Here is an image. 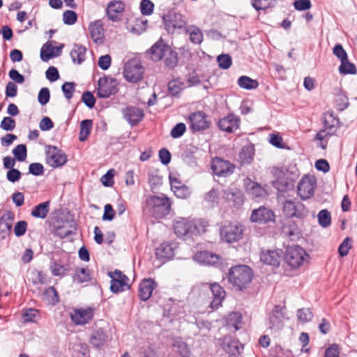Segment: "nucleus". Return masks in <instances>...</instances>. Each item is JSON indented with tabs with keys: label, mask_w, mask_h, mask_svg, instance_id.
I'll return each instance as SVG.
<instances>
[{
	"label": "nucleus",
	"mask_w": 357,
	"mask_h": 357,
	"mask_svg": "<svg viewBox=\"0 0 357 357\" xmlns=\"http://www.w3.org/2000/svg\"><path fill=\"white\" fill-rule=\"evenodd\" d=\"M243 227L238 222H227L222 226L220 236L227 243L239 241L243 237Z\"/></svg>",
	"instance_id": "nucleus-4"
},
{
	"label": "nucleus",
	"mask_w": 357,
	"mask_h": 357,
	"mask_svg": "<svg viewBox=\"0 0 357 357\" xmlns=\"http://www.w3.org/2000/svg\"><path fill=\"white\" fill-rule=\"evenodd\" d=\"M63 20L66 24L72 25L77 21V14L73 10H66L63 14Z\"/></svg>",
	"instance_id": "nucleus-57"
},
{
	"label": "nucleus",
	"mask_w": 357,
	"mask_h": 357,
	"mask_svg": "<svg viewBox=\"0 0 357 357\" xmlns=\"http://www.w3.org/2000/svg\"><path fill=\"white\" fill-rule=\"evenodd\" d=\"M144 68L136 59L128 61L124 67L123 76L130 82L136 83L143 78Z\"/></svg>",
	"instance_id": "nucleus-5"
},
{
	"label": "nucleus",
	"mask_w": 357,
	"mask_h": 357,
	"mask_svg": "<svg viewBox=\"0 0 357 357\" xmlns=\"http://www.w3.org/2000/svg\"><path fill=\"white\" fill-rule=\"evenodd\" d=\"M109 337L103 328L95 331L90 338V343L96 348H100L105 346L109 341Z\"/></svg>",
	"instance_id": "nucleus-25"
},
{
	"label": "nucleus",
	"mask_w": 357,
	"mask_h": 357,
	"mask_svg": "<svg viewBox=\"0 0 357 357\" xmlns=\"http://www.w3.org/2000/svg\"><path fill=\"white\" fill-rule=\"evenodd\" d=\"M194 259L203 265H214L219 261V257L208 251H202L194 255Z\"/></svg>",
	"instance_id": "nucleus-27"
},
{
	"label": "nucleus",
	"mask_w": 357,
	"mask_h": 357,
	"mask_svg": "<svg viewBox=\"0 0 357 357\" xmlns=\"http://www.w3.org/2000/svg\"><path fill=\"white\" fill-rule=\"evenodd\" d=\"M284 314L278 307H275L269 317V328L271 329H280L282 326Z\"/></svg>",
	"instance_id": "nucleus-32"
},
{
	"label": "nucleus",
	"mask_w": 357,
	"mask_h": 357,
	"mask_svg": "<svg viewBox=\"0 0 357 357\" xmlns=\"http://www.w3.org/2000/svg\"><path fill=\"white\" fill-rule=\"evenodd\" d=\"M333 54L338 58L340 61L346 60L348 57L346 51L343 49V47L340 44L336 45L333 50Z\"/></svg>",
	"instance_id": "nucleus-60"
},
{
	"label": "nucleus",
	"mask_w": 357,
	"mask_h": 357,
	"mask_svg": "<svg viewBox=\"0 0 357 357\" xmlns=\"http://www.w3.org/2000/svg\"><path fill=\"white\" fill-rule=\"evenodd\" d=\"M91 38L96 43H101L104 37V29L100 20L91 22L89 26Z\"/></svg>",
	"instance_id": "nucleus-26"
},
{
	"label": "nucleus",
	"mask_w": 357,
	"mask_h": 357,
	"mask_svg": "<svg viewBox=\"0 0 357 357\" xmlns=\"http://www.w3.org/2000/svg\"><path fill=\"white\" fill-rule=\"evenodd\" d=\"M222 348L229 355L236 356L240 354L243 345L238 340L225 337L222 340Z\"/></svg>",
	"instance_id": "nucleus-20"
},
{
	"label": "nucleus",
	"mask_w": 357,
	"mask_h": 357,
	"mask_svg": "<svg viewBox=\"0 0 357 357\" xmlns=\"http://www.w3.org/2000/svg\"><path fill=\"white\" fill-rule=\"evenodd\" d=\"M282 211L286 217L303 218L307 215L308 211L300 202L286 200L283 203Z\"/></svg>",
	"instance_id": "nucleus-9"
},
{
	"label": "nucleus",
	"mask_w": 357,
	"mask_h": 357,
	"mask_svg": "<svg viewBox=\"0 0 357 357\" xmlns=\"http://www.w3.org/2000/svg\"><path fill=\"white\" fill-rule=\"evenodd\" d=\"M50 269L53 275L59 277H63L68 270L64 265L56 261L51 262Z\"/></svg>",
	"instance_id": "nucleus-41"
},
{
	"label": "nucleus",
	"mask_w": 357,
	"mask_h": 357,
	"mask_svg": "<svg viewBox=\"0 0 357 357\" xmlns=\"http://www.w3.org/2000/svg\"><path fill=\"white\" fill-rule=\"evenodd\" d=\"M286 263L293 268H298L307 263L310 257L306 251L298 245L289 246L284 256Z\"/></svg>",
	"instance_id": "nucleus-3"
},
{
	"label": "nucleus",
	"mask_w": 357,
	"mask_h": 357,
	"mask_svg": "<svg viewBox=\"0 0 357 357\" xmlns=\"http://www.w3.org/2000/svg\"><path fill=\"white\" fill-rule=\"evenodd\" d=\"M156 284L152 279H145L139 284V296L142 301H147L152 295Z\"/></svg>",
	"instance_id": "nucleus-23"
},
{
	"label": "nucleus",
	"mask_w": 357,
	"mask_h": 357,
	"mask_svg": "<svg viewBox=\"0 0 357 357\" xmlns=\"http://www.w3.org/2000/svg\"><path fill=\"white\" fill-rule=\"evenodd\" d=\"M15 127V121L10 117H4L1 123V128L6 131H11Z\"/></svg>",
	"instance_id": "nucleus-62"
},
{
	"label": "nucleus",
	"mask_w": 357,
	"mask_h": 357,
	"mask_svg": "<svg viewBox=\"0 0 357 357\" xmlns=\"http://www.w3.org/2000/svg\"><path fill=\"white\" fill-rule=\"evenodd\" d=\"M90 280L89 271L87 268H80L76 270L74 280L79 283L86 282Z\"/></svg>",
	"instance_id": "nucleus-44"
},
{
	"label": "nucleus",
	"mask_w": 357,
	"mask_h": 357,
	"mask_svg": "<svg viewBox=\"0 0 357 357\" xmlns=\"http://www.w3.org/2000/svg\"><path fill=\"white\" fill-rule=\"evenodd\" d=\"M241 321V314L239 312H234L229 314L227 318V325L234 327L235 331L238 329V325Z\"/></svg>",
	"instance_id": "nucleus-46"
},
{
	"label": "nucleus",
	"mask_w": 357,
	"mask_h": 357,
	"mask_svg": "<svg viewBox=\"0 0 357 357\" xmlns=\"http://www.w3.org/2000/svg\"><path fill=\"white\" fill-rule=\"evenodd\" d=\"M98 85V96L101 98H107L117 92L119 83L114 78L105 76L99 79Z\"/></svg>",
	"instance_id": "nucleus-8"
},
{
	"label": "nucleus",
	"mask_w": 357,
	"mask_h": 357,
	"mask_svg": "<svg viewBox=\"0 0 357 357\" xmlns=\"http://www.w3.org/2000/svg\"><path fill=\"white\" fill-rule=\"evenodd\" d=\"M65 97L67 99H70L73 97L75 91V84L73 82H65L61 87Z\"/></svg>",
	"instance_id": "nucleus-59"
},
{
	"label": "nucleus",
	"mask_w": 357,
	"mask_h": 357,
	"mask_svg": "<svg viewBox=\"0 0 357 357\" xmlns=\"http://www.w3.org/2000/svg\"><path fill=\"white\" fill-rule=\"evenodd\" d=\"M210 289L213 296V301L211 303V307L213 309H217L221 305L222 301L225 297V291L218 283L211 284Z\"/></svg>",
	"instance_id": "nucleus-21"
},
{
	"label": "nucleus",
	"mask_w": 357,
	"mask_h": 357,
	"mask_svg": "<svg viewBox=\"0 0 357 357\" xmlns=\"http://www.w3.org/2000/svg\"><path fill=\"white\" fill-rule=\"evenodd\" d=\"M350 241V238L347 237L339 246L338 253L341 257H345L348 255L349 250L351 248Z\"/></svg>",
	"instance_id": "nucleus-54"
},
{
	"label": "nucleus",
	"mask_w": 357,
	"mask_h": 357,
	"mask_svg": "<svg viewBox=\"0 0 357 357\" xmlns=\"http://www.w3.org/2000/svg\"><path fill=\"white\" fill-rule=\"evenodd\" d=\"M252 278V271L246 265L234 266L229 269V281L237 289L245 288L251 282Z\"/></svg>",
	"instance_id": "nucleus-2"
},
{
	"label": "nucleus",
	"mask_w": 357,
	"mask_h": 357,
	"mask_svg": "<svg viewBox=\"0 0 357 357\" xmlns=\"http://www.w3.org/2000/svg\"><path fill=\"white\" fill-rule=\"evenodd\" d=\"M217 61L220 68L227 69L231 65V58L228 54H222L218 56Z\"/></svg>",
	"instance_id": "nucleus-52"
},
{
	"label": "nucleus",
	"mask_w": 357,
	"mask_h": 357,
	"mask_svg": "<svg viewBox=\"0 0 357 357\" xmlns=\"http://www.w3.org/2000/svg\"><path fill=\"white\" fill-rule=\"evenodd\" d=\"M297 317L303 323L310 321L312 318V314L307 308H302L297 311Z\"/></svg>",
	"instance_id": "nucleus-50"
},
{
	"label": "nucleus",
	"mask_w": 357,
	"mask_h": 357,
	"mask_svg": "<svg viewBox=\"0 0 357 357\" xmlns=\"http://www.w3.org/2000/svg\"><path fill=\"white\" fill-rule=\"evenodd\" d=\"M82 99L84 104L89 108H92L96 103V99L93 95L89 91L84 92Z\"/></svg>",
	"instance_id": "nucleus-64"
},
{
	"label": "nucleus",
	"mask_w": 357,
	"mask_h": 357,
	"mask_svg": "<svg viewBox=\"0 0 357 357\" xmlns=\"http://www.w3.org/2000/svg\"><path fill=\"white\" fill-rule=\"evenodd\" d=\"M274 219L275 215L273 211L264 206H261L257 209L253 210L250 216V220L252 222L259 224H266L269 222H273Z\"/></svg>",
	"instance_id": "nucleus-12"
},
{
	"label": "nucleus",
	"mask_w": 357,
	"mask_h": 357,
	"mask_svg": "<svg viewBox=\"0 0 357 357\" xmlns=\"http://www.w3.org/2000/svg\"><path fill=\"white\" fill-rule=\"evenodd\" d=\"M185 31L189 35V40L192 43L199 45L202 43L204 35L202 30L194 25L185 27Z\"/></svg>",
	"instance_id": "nucleus-31"
},
{
	"label": "nucleus",
	"mask_w": 357,
	"mask_h": 357,
	"mask_svg": "<svg viewBox=\"0 0 357 357\" xmlns=\"http://www.w3.org/2000/svg\"><path fill=\"white\" fill-rule=\"evenodd\" d=\"M86 50L84 47L79 45H75L70 52V57L73 61L77 64H81L86 56Z\"/></svg>",
	"instance_id": "nucleus-33"
},
{
	"label": "nucleus",
	"mask_w": 357,
	"mask_h": 357,
	"mask_svg": "<svg viewBox=\"0 0 357 357\" xmlns=\"http://www.w3.org/2000/svg\"><path fill=\"white\" fill-rule=\"evenodd\" d=\"M316 187L315 176L310 174L305 175L298 184V195L302 199H307L313 196Z\"/></svg>",
	"instance_id": "nucleus-6"
},
{
	"label": "nucleus",
	"mask_w": 357,
	"mask_h": 357,
	"mask_svg": "<svg viewBox=\"0 0 357 357\" xmlns=\"http://www.w3.org/2000/svg\"><path fill=\"white\" fill-rule=\"evenodd\" d=\"M13 153L19 161H24L26 158V147L24 144L17 145L13 150Z\"/></svg>",
	"instance_id": "nucleus-47"
},
{
	"label": "nucleus",
	"mask_w": 357,
	"mask_h": 357,
	"mask_svg": "<svg viewBox=\"0 0 357 357\" xmlns=\"http://www.w3.org/2000/svg\"><path fill=\"white\" fill-rule=\"evenodd\" d=\"M29 280L34 284H45L47 282L45 274L40 271L34 270L29 273Z\"/></svg>",
	"instance_id": "nucleus-40"
},
{
	"label": "nucleus",
	"mask_w": 357,
	"mask_h": 357,
	"mask_svg": "<svg viewBox=\"0 0 357 357\" xmlns=\"http://www.w3.org/2000/svg\"><path fill=\"white\" fill-rule=\"evenodd\" d=\"M238 84L240 87L247 89H255L258 87V82L255 79H252L248 76H241L238 78Z\"/></svg>",
	"instance_id": "nucleus-38"
},
{
	"label": "nucleus",
	"mask_w": 357,
	"mask_h": 357,
	"mask_svg": "<svg viewBox=\"0 0 357 357\" xmlns=\"http://www.w3.org/2000/svg\"><path fill=\"white\" fill-rule=\"evenodd\" d=\"M123 115L128 123L133 126L142 120L144 114L139 108L128 107L123 110Z\"/></svg>",
	"instance_id": "nucleus-28"
},
{
	"label": "nucleus",
	"mask_w": 357,
	"mask_h": 357,
	"mask_svg": "<svg viewBox=\"0 0 357 357\" xmlns=\"http://www.w3.org/2000/svg\"><path fill=\"white\" fill-rule=\"evenodd\" d=\"M240 119L233 114L221 119L218 122V126L220 130L233 132L239 128Z\"/></svg>",
	"instance_id": "nucleus-14"
},
{
	"label": "nucleus",
	"mask_w": 357,
	"mask_h": 357,
	"mask_svg": "<svg viewBox=\"0 0 357 357\" xmlns=\"http://www.w3.org/2000/svg\"><path fill=\"white\" fill-rule=\"evenodd\" d=\"M177 248L176 243H164L155 250V256L158 259H169L174 255Z\"/></svg>",
	"instance_id": "nucleus-16"
},
{
	"label": "nucleus",
	"mask_w": 357,
	"mask_h": 357,
	"mask_svg": "<svg viewBox=\"0 0 357 357\" xmlns=\"http://www.w3.org/2000/svg\"><path fill=\"white\" fill-rule=\"evenodd\" d=\"M186 25L184 17L180 13H174L168 17L165 26L169 32H174L176 29H181Z\"/></svg>",
	"instance_id": "nucleus-17"
},
{
	"label": "nucleus",
	"mask_w": 357,
	"mask_h": 357,
	"mask_svg": "<svg viewBox=\"0 0 357 357\" xmlns=\"http://www.w3.org/2000/svg\"><path fill=\"white\" fill-rule=\"evenodd\" d=\"M112 59L109 54L101 56L98 61V66L105 70H107L111 66Z\"/></svg>",
	"instance_id": "nucleus-63"
},
{
	"label": "nucleus",
	"mask_w": 357,
	"mask_h": 357,
	"mask_svg": "<svg viewBox=\"0 0 357 357\" xmlns=\"http://www.w3.org/2000/svg\"><path fill=\"white\" fill-rule=\"evenodd\" d=\"M94 311V307L91 306L74 308L70 313V317L75 325L83 326L92 321Z\"/></svg>",
	"instance_id": "nucleus-7"
},
{
	"label": "nucleus",
	"mask_w": 357,
	"mask_h": 357,
	"mask_svg": "<svg viewBox=\"0 0 357 357\" xmlns=\"http://www.w3.org/2000/svg\"><path fill=\"white\" fill-rule=\"evenodd\" d=\"M27 229V222L22 220L17 222L14 227L15 235L17 237H20L25 234Z\"/></svg>",
	"instance_id": "nucleus-55"
},
{
	"label": "nucleus",
	"mask_w": 357,
	"mask_h": 357,
	"mask_svg": "<svg viewBox=\"0 0 357 357\" xmlns=\"http://www.w3.org/2000/svg\"><path fill=\"white\" fill-rule=\"evenodd\" d=\"M13 217L8 213L0 218V239H6L10 234Z\"/></svg>",
	"instance_id": "nucleus-30"
},
{
	"label": "nucleus",
	"mask_w": 357,
	"mask_h": 357,
	"mask_svg": "<svg viewBox=\"0 0 357 357\" xmlns=\"http://www.w3.org/2000/svg\"><path fill=\"white\" fill-rule=\"evenodd\" d=\"M43 296L45 300L52 305H55L59 301L58 294L56 289L52 287L47 288L44 291Z\"/></svg>",
	"instance_id": "nucleus-42"
},
{
	"label": "nucleus",
	"mask_w": 357,
	"mask_h": 357,
	"mask_svg": "<svg viewBox=\"0 0 357 357\" xmlns=\"http://www.w3.org/2000/svg\"><path fill=\"white\" fill-rule=\"evenodd\" d=\"M170 208L171 202L168 197L153 195L146 199L143 212L146 215L162 218L169 213Z\"/></svg>",
	"instance_id": "nucleus-1"
},
{
	"label": "nucleus",
	"mask_w": 357,
	"mask_h": 357,
	"mask_svg": "<svg viewBox=\"0 0 357 357\" xmlns=\"http://www.w3.org/2000/svg\"><path fill=\"white\" fill-rule=\"evenodd\" d=\"M174 229L178 236H183L191 234V220L183 218H177L174 221Z\"/></svg>",
	"instance_id": "nucleus-18"
},
{
	"label": "nucleus",
	"mask_w": 357,
	"mask_h": 357,
	"mask_svg": "<svg viewBox=\"0 0 357 357\" xmlns=\"http://www.w3.org/2000/svg\"><path fill=\"white\" fill-rule=\"evenodd\" d=\"M166 66L170 68H174L178 63L177 53L170 47L166 49V53L162 59Z\"/></svg>",
	"instance_id": "nucleus-35"
},
{
	"label": "nucleus",
	"mask_w": 357,
	"mask_h": 357,
	"mask_svg": "<svg viewBox=\"0 0 357 357\" xmlns=\"http://www.w3.org/2000/svg\"><path fill=\"white\" fill-rule=\"evenodd\" d=\"M45 153L47 163L54 168L64 165L68 160L66 153L56 146H47Z\"/></svg>",
	"instance_id": "nucleus-10"
},
{
	"label": "nucleus",
	"mask_w": 357,
	"mask_h": 357,
	"mask_svg": "<svg viewBox=\"0 0 357 357\" xmlns=\"http://www.w3.org/2000/svg\"><path fill=\"white\" fill-rule=\"evenodd\" d=\"M185 130V125L183 123H178L172 129L171 136L173 138H178L183 135Z\"/></svg>",
	"instance_id": "nucleus-56"
},
{
	"label": "nucleus",
	"mask_w": 357,
	"mask_h": 357,
	"mask_svg": "<svg viewBox=\"0 0 357 357\" xmlns=\"http://www.w3.org/2000/svg\"><path fill=\"white\" fill-rule=\"evenodd\" d=\"M125 9V4L122 1L114 0L108 3L106 13L109 20L112 22H116L119 20V15H121Z\"/></svg>",
	"instance_id": "nucleus-15"
},
{
	"label": "nucleus",
	"mask_w": 357,
	"mask_h": 357,
	"mask_svg": "<svg viewBox=\"0 0 357 357\" xmlns=\"http://www.w3.org/2000/svg\"><path fill=\"white\" fill-rule=\"evenodd\" d=\"M339 73L341 75H354L356 73V68L354 63L349 61L347 57L346 60H343L341 61V64L339 66Z\"/></svg>",
	"instance_id": "nucleus-39"
},
{
	"label": "nucleus",
	"mask_w": 357,
	"mask_h": 357,
	"mask_svg": "<svg viewBox=\"0 0 357 357\" xmlns=\"http://www.w3.org/2000/svg\"><path fill=\"white\" fill-rule=\"evenodd\" d=\"M92 128V121L86 119L80 123L79 140L84 142L91 133Z\"/></svg>",
	"instance_id": "nucleus-37"
},
{
	"label": "nucleus",
	"mask_w": 357,
	"mask_h": 357,
	"mask_svg": "<svg viewBox=\"0 0 357 357\" xmlns=\"http://www.w3.org/2000/svg\"><path fill=\"white\" fill-rule=\"evenodd\" d=\"M169 47L162 40H160L149 50L148 54L153 61H158L162 59L166 53V49Z\"/></svg>",
	"instance_id": "nucleus-19"
},
{
	"label": "nucleus",
	"mask_w": 357,
	"mask_h": 357,
	"mask_svg": "<svg viewBox=\"0 0 357 357\" xmlns=\"http://www.w3.org/2000/svg\"><path fill=\"white\" fill-rule=\"evenodd\" d=\"M211 168L217 176L226 177L233 174L235 166L227 160L216 158L212 160Z\"/></svg>",
	"instance_id": "nucleus-11"
},
{
	"label": "nucleus",
	"mask_w": 357,
	"mask_h": 357,
	"mask_svg": "<svg viewBox=\"0 0 357 357\" xmlns=\"http://www.w3.org/2000/svg\"><path fill=\"white\" fill-rule=\"evenodd\" d=\"M244 185L248 192L253 197H263L267 195L264 188L250 178L244 180Z\"/></svg>",
	"instance_id": "nucleus-22"
},
{
	"label": "nucleus",
	"mask_w": 357,
	"mask_h": 357,
	"mask_svg": "<svg viewBox=\"0 0 357 357\" xmlns=\"http://www.w3.org/2000/svg\"><path fill=\"white\" fill-rule=\"evenodd\" d=\"M275 3V0H252L253 7L257 10L273 7Z\"/></svg>",
	"instance_id": "nucleus-43"
},
{
	"label": "nucleus",
	"mask_w": 357,
	"mask_h": 357,
	"mask_svg": "<svg viewBox=\"0 0 357 357\" xmlns=\"http://www.w3.org/2000/svg\"><path fill=\"white\" fill-rule=\"evenodd\" d=\"M50 98V91L47 88H42L40 91H39L38 96V102L42 105H46Z\"/></svg>",
	"instance_id": "nucleus-58"
},
{
	"label": "nucleus",
	"mask_w": 357,
	"mask_h": 357,
	"mask_svg": "<svg viewBox=\"0 0 357 357\" xmlns=\"http://www.w3.org/2000/svg\"><path fill=\"white\" fill-rule=\"evenodd\" d=\"M128 288V283H124L123 281L120 282L117 280H114L112 279L110 289L112 292L118 293Z\"/></svg>",
	"instance_id": "nucleus-48"
},
{
	"label": "nucleus",
	"mask_w": 357,
	"mask_h": 357,
	"mask_svg": "<svg viewBox=\"0 0 357 357\" xmlns=\"http://www.w3.org/2000/svg\"><path fill=\"white\" fill-rule=\"evenodd\" d=\"M39 317V312L36 309H29L23 314L24 321L25 322H34Z\"/></svg>",
	"instance_id": "nucleus-49"
},
{
	"label": "nucleus",
	"mask_w": 357,
	"mask_h": 357,
	"mask_svg": "<svg viewBox=\"0 0 357 357\" xmlns=\"http://www.w3.org/2000/svg\"><path fill=\"white\" fill-rule=\"evenodd\" d=\"M190 127L193 132L200 131L209 127L206 115L202 112L192 113L189 116Z\"/></svg>",
	"instance_id": "nucleus-13"
},
{
	"label": "nucleus",
	"mask_w": 357,
	"mask_h": 357,
	"mask_svg": "<svg viewBox=\"0 0 357 357\" xmlns=\"http://www.w3.org/2000/svg\"><path fill=\"white\" fill-rule=\"evenodd\" d=\"M318 220L319 225L323 227H328L331 223V217L330 213L326 209H323L318 213Z\"/></svg>",
	"instance_id": "nucleus-45"
},
{
	"label": "nucleus",
	"mask_w": 357,
	"mask_h": 357,
	"mask_svg": "<svg viewBox=\"0 0 357 357\" xmlns=\"http://www.w3.org/2000/svg\"><path fill=\"white\" fill-rule=\"evenodd\" d=\"M114 176V170L109 169V171H107V172L105 174H104L101 177L100 181L105 186H108V187L112 186L114 183V181H113Z\"/></svg>",
	"instance_id": "nucleus-61"
},
{
	"label": "nucleus",
	"mask_w": 357,
	"mask_h": 357,
	"mask_svg": "<svg viewBox=\"0 0 357 357\" xmlns=\"http://www.w3.org/2000/svg\"><path fill=\"white\" fill-rule=\"evenodd\" d=\"M154 5L150 0H142L140 3L141 12L144 15H149L153 11Z\"/></svg>",
	"instance_id": "nucleus-51"
},
{
	"label": "nucleus",
	"mask_w": 357,
	"mask_h": 357,
	"mask_svg": "<svg viewBox=\"0 0 357 357\" xmlns=\"http://www.w3.org/2000/svg\"><path fill=\"white\" fill-rule=\"evenodd\" d=\"M281 256V250H268L261 253V260L264 264L273 266H278L280 263Z\"/></svg>",
	"instance_id": "nucleus-24"
},
{
	"label": "nucleus",
	"mask_w": 357,
	"mask_h": 357,
	"mask_svg": "<svg viewBox=\"0 0 357 357\" xmlns=\"http://www.w3.org/2000/svg\"><path fill=\"white\" fill-rule=\"evenodd\" d=\"M63 45L60 47H54L51 43H47L41 48L40 57L44 61H47L54 56H59Z\"/></svg>",
	"instance_id": "nucleus-29"
},
{
	"label": "nucleus",
	"mask_w": 357,
	"mask_h": 357,
	"mask_svg": "<svg viewBox=\"0 0 357 357\" xmlns=\"http://www.w3.org/2000/svg\"><path fill=\"white\" fill-rule=\"evenodd\" d=\"M50 211V202H45L36 206L31 211V215L44 219L46 218Z\"/></svg>",
	"instance_id": "nucleus-34"
},
{
	"label": "nucleus",
	"mask_w": 357,
	"mask_h": 357,
	"mask_svg": "<svg viewBox=\"0 0 357 357\" xmlns=\"http://www.w3.org/2000/svg\"><path fill=\"white\" fill-rule=\"evenodd\" d=\"M191 234H199L206 231L208 223L205 220L196 219L191 221Z\"/></svg>",
	"instance_id": "nucleus-36"
},
{
	"label": "nucleus",
	"mask_w": 357,
	"mask_h": 357,
	"mask_svg": "<svg viewBox=\"0 0 357 357\" xmlns=\"http://www.w3.org/2000/svg\"><path fill=\"white\" fill-rule=\"evenodd\" d=\"M324 123L327 128H333L338 125L339 120L333 113L326 112L324 114Z\"/></svg>",
	"instance_id": "nucleus-53"
}]
</instances>
